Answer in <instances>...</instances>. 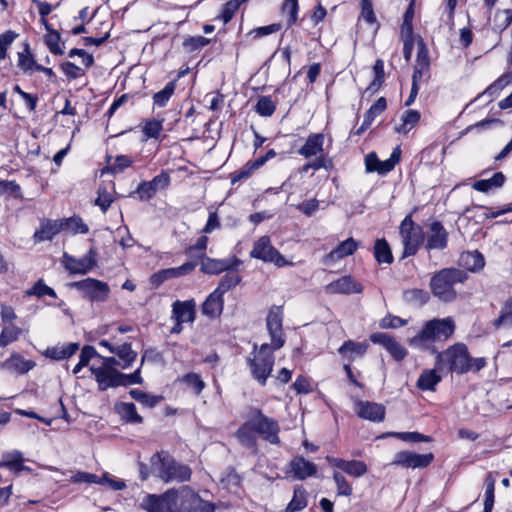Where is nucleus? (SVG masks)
<instances>
[{"label": "nucleus", "mask_w": 512, "mask_h": 512, "mask_svg": "<svg viewBox=\"0 0 512 512\" xmlns=\"http://www.w3.org/2000/svg\"><path fill=\"white\" fill-rule=\"evenodd\" d=\"M400 235L404 249L402 257L415 255L423 243L424 235L422 228L413 222L411 216H406L402 221Z\"/></svg>", "instance_id": "nucleus-9"}, {"label": "nucleus", "mask_w": 512, "mask_h": 512, "mask_svg": "<svg viewBox=\"0 0 512 512\" xmlns=\"http://www.w3.org/2000/svg\"><path fill=\"white\" fill-rule=\"evenodd\" d=\"M63 230L60 220H45L41 226L34 233V241L39 243L43 241L52 240L54 236Z\"/></svg>", "instance_id": "nucleus-30"}, {"label": "nucleus", "mask_w": 512, "mask_h": 512, "mask_svg": "<svg viewBox=\"0 0 512 512\" xmlns=\"http://www.w3.org/2000/svg\"><path fill=\"white\" fill-rule=\"evenodd\" d=\"M201 271L206 274H219L238 266L240 261L236 258L230 259H213L201 256Z\"/></svg>", "instance_id": "nucleus-22"}, {"label": "nucleus", "mask_w": 512, "mask_h": 512, "mask_svg": "<svg viewBox=\"0 0 512 512\" xmlns=\"http://www.w3.org/2000/svg\"><path fill=\"white\" fill-rule=\"evenodd\" d=\"M400 156L401 149L399 147L394 148L390 157L384 161L379 160L375 153H369L365 158L366 170L368 172L386 174L394 169L400 160Z\"/></svg>", "instance_id": "nucleus-14"}, {"label": "nucleus", "mask_w": 512, "mask_h": 512, "mask_svg": "<svg viewBox=\"0 0 512 512\" xmlns=\"http://www.w3.org/2000/svg\"><path fill=\"white\" fill-rule=\"evenodd\" d=\"M181 381L190 387L197 395H199L205 388V383L201 379L200 375L193 372L184 375Z\"/></svg>", "instance_id": "nucleus-55"}, {"label": "nucleus", "mask_w": 512, "mask_h": 512, "mask_svg": "<svg viewBox=\"0 0 512 512\" xmlns=\"http://www.w3.org/2000/svg\"><path fill=\"white\" fill-rule=\"evenodd\" d=\"M129 394L134 400L149 408L154 407L162 400L161 396L150 395L139 389H132Z\"/></svg>", "instance_id": "nucleus-49"}, {"label": "nucleus", "mask_w": 512, "mask_h": 512, "mask_svg": "<svg viewBox=\"0 0 512 512\" xmlns=\"http://www.w3.org/2000/svg\"><path fill=\"white\" fill-rule=\"evenodd\" d=\"M241 6V0H230L223 5L220 17L224 23H228Z\"/></svg>", "instance_id": "nucleus-63"}, {"label": "nucleus", "mask_w": 512, "mask_h": 512, "mask_svg": "<svg viewBox=\"0 0 512 512\" xmlns=\"http://www.w3.org/2000/svg\"><path fill=\"white\" fill-rule=\"evenodd\" d=\"M290 472L298 480H304L317 473V466L303 457H295L290 462Z\"/></svg>", "instance_id": "nucleus-27"}, {"label": "nucleus", "mask_w": 512, "mask_h": 512, "mask_svg": "<svg viewBox=\"0 0 512 512\" xmlns=\"http://www.w3.org/2000/svg\"><path fill=\"white\" fill-rule=\"evenodd\" d=\"M333 479L337 486L338 495L350 496L352 494V487L341 473L334 472Z\"/></svg>", "instance_id": "nucleus-64"}, {"label": "nucleus", "mask_w": 512, "mask_h": 512, "mask_svg": "<svg viewBox=\"0 0 512 512\" xmlns=\"http://www.w3.org/2000/svg\"><path fill=\"white\" fill-rule=\"evenodd\" d=\"M6 467L15 473H19L24 470H29L28 467L23 465L22 453L19 451H12L3 455V460L0 462V468Z\"/></svg>", "instance_id": "nucleus-35"}, {"label": "nucleus", "mask_w": 512, "mask_h": 512, "mask_svg": "<svg viewBox=\"0 0 512 512\" xmlns=\"http://www.w3.org/2000/svg\"><path fill=\"white\" fill-rule=\"evenodd\" d=\"M505 175L502 172L495 173L489 179L478 180L473 184V188L479 192L486 193L491 189L500 188L505 182Z\"/></svg>", "instance_id": "nucleus-37"}, {"label": "nucleus", "mask_w": 512, "mask_h": 512, "mask_svg": "<svg viewBox=\"0 0 512 512\" xmlns=\"http://www.w3.org/2000/svg\"><path fill=\"white\" fill-rule=\"evenodd\" d=\"M78 348L79 345L77 343H68L62 346L48 348L45 355L54 360H63L75 354Z\"/></svg>", "instance_id": "nucleus-38"}, {"label": "nucleus", "mask_w": 512, "mask_h": 512, "mask_svg": "<svg viewBox=\"0 0 512 512\" xmlns=\"http://www.w3.org/2000/svg\"><path fill=\"white\" fill-rule=\"evenodd\" d=\"M172 318L180 323L193 322L195 318L194 300L176 301L173 303Z\"/></svg>", "instance_id": "nucleus-29"}, {"label": "nucleus", "mask_w": 512, "mask_h": 512, "mask_svg": "<svg viewBox=\"0 0 512 512\" xmlns=\"http://www.w3.org/2000/svg\"><path fill=\"white\" fill-rule=\"evenodd\" d=\"M455 330V322L451 317L427 321L422 329L410 339L411 346L436 352L434 343L448 340Z\"/></svg>", "instance_id": "nucleus-3"}, {"label": "nucleus", "mask_w": 512, "mask_h": 512, "mask_svg": "<svg viewBox=\"0 0 512 512\" xmlns=\"http://www.w3.org/2000/svg\"><path fill=\"white\" fill-rule=\"evenodd\" d=\"M433 459L434 455L432 453L417 454L408 451H400L395 454L391 464L404 468H424L427 467Z\"/></svg>", "instance_id": "nucleus-15"}, {"label": "nucleus", "mask_w": 512, "mask_h": 512, "mask_svg": "<svg viewBox=\"0 0 512 512\" xmlns=\"http://www.w3.org/2000/svg\"><path fill=\"white\" fill-rule=\"evenodd\" d=\"M46 29L48 30V34L45 36V43L52 54L62 55L64 53L61 45H60V34L57 31L51 30L46 24Z\"/></svg>", "instance_id": "nucleus-51"}, {"label": "nucleus", "mask_w": 512, "mask_h": 512, "mask_svg": "<svg viewBox=\"0 0 512 512\" xmlns=\"http://www.w3.org/2000/svg\"><path fill=\"white\" fill-rule=\"evenodd\" d=\"M170 183V177L167 173H161L155 176L151 181L141 182L136 190L141 200L151 199L158 190L165 189Z\"/></svg>", "instance_id": "nucleus-16"}, {"label": "nucleus", "mask_w": 512, "mask_h": 512, "mask_svg": "<svg viewBox=\"0 0 512 512\" xmlns=\"http://www.w3.org/2000/svg\"><path fill=\"white\" fill-rule=\"evenodd\" d=\"M223 296L213 291L202 305V313L209 318H216L221 315L223 310Z\"/></svg>", "instance_id": "nucleus-31"}, {"label": "nucleus", "mask_w": 512, "mask_h": 512, "mask_svg": "<svg viewBox=\"0 0 512 512\" xmlns=\"http://www.w3.org/2000/svg\"><path fill=\"white\" fill-rule=\"evenodd\" d=\"M460 265L468 271H478L484 267L485 261L478 251L463 252L459 259Z\"/></svg>", "instance_id": "nucleus-34"}, {"label": "nucleus", "mask_w": 512, "mask_h": 512, "mask_svg": "<svg viewBox=\"0 0 512 512\" xmlns=\"http://www.w3.org/2000/svg\"><path fill=\"white\" fill-rule=\"evenodd\" d=\"M436 366L439 369L447 367L450 371L458 374L476 373L486 366V359L484 357L472 358L467 346L457 343L437 354Z\"/></svg>", "instance_id": "nucleus-2"}, {"label": "nucleus", "mask_w": 512, "mask_h": 512, "mask_svg": "<svg viewBox=\"0 0 512 512\" xmlns=\"http://www.w3.org/2000/svg\"><path fill=\"white\" fill-rule=\"evenodd\" d=\"M26 295L28 296H37V297H43L45 295H48L50 297L56 298V292L47 286L42 279L38 280L32 288L26 291Z\"/></svg>", "instance_id": "nucleus-57"}, {"label": "nucleus", "mask_w": 512, "mask_h": 512, "mask_svg": "<svg viewBox=\"0 0 512 512\" xmlns=\"http://www.w3.org/2000/svg\"><path fill=\"white\" fill-rule=\"evenodd\" d=\"M324 135L322 133H313L308 136L304 145L298 150V154L311 158L323 154Z\"/></svg>", "instance_id": "nucleus-28"}, {"label": "nucleus", "mask_w": 512, "mask_h": 512, "mask_svg": "<svg viewBox=\"0 0 512 512\" xmlns=\"http://www.w3.org/2000/svg\"><path fill=\"white\" fill-rule=\"evenodd\" d=\"M115 186L113 182L108 185H100L97 189V197L94 204L98 206L103 213H106L114 202Z\"/></svg>", "instance_id": "nucleus-32"}, {"label": "nucleus", "mask_w": 512, "mask_h": 512, "mask_svg": "<svg viewBox=\"0 0 512 512\" xmlns=\"http://www.w3.org/2000/svg\"><path fill=\"white\" fill-rule=\"evenodd\" d=\"M387 107V102L384 97H380L365 113L363 122L361 126L356 131L357 135L362 134L364 131H366L374 119L380 115Z\"/></svg>", "instance_id": "nucleus-33"}, {"label": "nucleus", "mask_w": 512, "mask_h": 512, "mask_svg": "<svg viewBox=\"0 0 512 512\" xmlns=\"http://www.w3.org/2000/svg\"><path fill=\"white\" fill-rule=\"evenodd\" d=\"M448 233L443 225L438 222H432L427 232L425 247L427 250H442L446 248Z\"/></svg>", "instance_id": "nucleus-17"}, {"label": "nucleus", "mask_w": 512, "mask_h": 512, "mask_svg": "<svg viewBox=\"0 0 512 512\" xmlns=\"http://www.w3.org/2000/svg\"><path fill=\"white\" fill-rule=\"evenodd\" d=\"M112 353L118 356L122 369L130 367L137 357V353L132 350L131 344L128 343L117 346L115 350H112Z\"/></svg>", "instance_id": "nucleus-40"}, {"label": "nucleus", "mask_w": 512, "mask_h": 512, "mask_svg": "<svg viewBox=\"0 0 512 512\" xmlns=\"http://www.w3.org/2000/svg\"><path fill=\"white\" fill-rule=\"evenodd\" d=\"M387 435L412 443L430 441V437L418 432H392L388 433Z\"/></svg>", "instance_id": "nucleus-59"}, {"label": "nucleus", "mask_w": 512, "mask_h": 512, "mask_svg": "<svg viewBox=\"0 0 512 512\" xmlns=\"http://www.w3.org/2000/svg\"><path fill=\"white\" fill-rule=\"evenodd\" d=\"M209 43H210V39H208L204 36L198 35V36H193V37L187 38L183 42V46L185 49L192 52V51L202 49L203 47L207 46Z\"/></svg>", "instance_id": "nucleus-62"}, {"label": "nucleus", "mask_w": 512, "mask_h": 512, "mask_svg": "<svg viewBox=\"0 0 512 512\" xmlns=\"http://www.w3.org/2000/svg\"><path fill=\"white\" fill-rule=\"evenodd\" d=\"M116 412L128 423H142L143 418L137 413L133 403L121 402L115 405Z\"/></svg>", "instance_id": "nucleus-39"}, {"label": "nucleus", "mask_w": 512, "mask_h": 512, "mask_svg": "<svg viewBox=\"0 0 512 512\" xmlns=\"http://www.w3.org/2000/svg\"><path fill=\"white\" fill-rule=\"evenodd\" d=\"M358 245V242L353 238L344 240L324 257V264H332L343 259L344 257L352 255L357 250Z\"/></svg>", "instance_id": "nucleus-26"}, {"label": "nucleus", "mask_w": 512, "mask_h": 512, "mask_svg": "<svg viewBox=\"0 0 512 512\" xmlns=\"http://www.w3.org/2000/svg\"><path fill=\"white\" fill-rule=\"evenodd\" d=\"M362 289L361 284L351 276H343L325 287V291L329 294L360 293Z\"/></svg>", "instance_id": "nucleus-23"}, {"label": "nucleus", "mask_w": 512, "mask_h": 512, "mask_svg": "<svg viewBox=\"0 0 512 512\" xmlns=\"http://www.w3.org/2000/svg\"><path fill=\"white\" fill-rule=\"evenodd\" d=\"M241 281V277L237 272H228L220 280L217 288L214 290L223 296L231 288L238 285Z\"/></svg>", "instance_id": "nucleus-47"}, {"label": "nucleus", "mask_w": 512, "mask_h": 512, "mask_svg": "<svg viewBox=\"0 0 512 512\" xmlns=\"http://www.w3.org/2000/svg\"><path fill=\"white\" fill-rule=\"evenodd\" d=\"M195 267L196 264L194 262L189 261L176 268L160 270L159 272L151 276V282L155 285H160L168 279L177 278L190 273L195 269Z\"/></svg>", "instance_id": "nucleus-25"}, {"label": "nucleus", "mask_w": 512, "mask_h": 512, "mask_svg": "<svg viewBox=\"0 0 512 512\" xmlns=\"http://www.w3.org/2000/svg\"><path fill=\"white\" fill-rule=\"evenodd\" d=\"M370 340L374 344L382 345L396 361H401L407 355L406 349L386 333H373Z\"/></svg>", "instance_id": "nucleus-18"}, {"label": "nucleus", "mask_w": 512, "mask_h": 512, "mask_svg": "<svg viewBox=\"0 0 512 512\" xmlns=\"http://www.w3.org/2000/svg\"><path fill=\"white\" fill-rule=\"evenodd\" d=\"M33 360L25 359L18 353H12L0 364V369L13 374H25L35 367Z\"/></svg>", "instance_id": "nucleus-21"}, {"label": "nucleus", "mask_w": 512, "mask_h": 512, "mask_svg": "<svg viewBox=\"0 0 512 512\" xmlns=\"http://www.w3.org/2000/svg\"><path fill=\"white\" fill-rule=\"evenodd\" d=\"M502 325L512 326V297L505 301L499 317L494 321L496 329L500 328Z\"/></svg>", "instance_id": "nucleus-50"}, {"label": "nucleus", "mask_w": 512, "mask_h": 512, "mask_svg": "<svg viewBox=\"0 0 512 512\" xmlns=\"http://www.w3.org/2000/svg\"><path fill=\"white\" fill-rule=\"evenodd\" d=\"M307 506V493L306 490L298 486L294 489L292 500L286 507V512H298Z\"/></svg>", "instance_id": "nucleus-44"}, {"label": "nucleus", "mask_w": 512, "mask_h": 512, "mask_svg": "<svg viewBox=\"0 0 512 512\" xmlns=\"http://www.w3.org/2000/svg\"><path fill=\"white\" fill-rule=\"evenodd\" d=\"M248 416L258 435L271 444L278 445L280 443V427L276 420L264 415L257 408L250 409Z\"/></svg>", "instance_id": "nucleus-8"}, {"label": "nucleus", "mask_w": 512, "mask_h": 512, "mask_svg": "<svg viewBox=\"0 0 512 512\" xmlns=\"http://www.w3.org/2000/svg\"><path fill=\"white\" fill-rule=\"evenodd\" d=\"M73 285L83 293L84 297L92 302H104L110 293L107 283L93 278H86L75 282Z\"/></svg>", "instance_id": "nucleus-11"}, {"label": "nucleus", "mask_w": 512, "mask_h": 512, "mask_svg": "<svg viewBox=\"0 0 512 512\" xmlns=\"http://www.w3.org/2000/svg\"><path fill=\"white\" fill-rule=\"evenodd\" d=\"M273 350L272 345L262 344L258 350L255 348L251 354L252 356L248 358V365L253 377L262 386L266 384V381L273 369Z\"/></svg>", "instance_id": "nucleus-7"}, {"label": "nucleus", "mask_w": 512, "mask_h": 512, "mask_svg": "<svg viewBox=\"0 0 512 512\" xmlns=\"http://www.w3.org/2000/svg\"><path fill=\"white\" fill-rule=\"evenodd\" d=\"M34 64L35 60L30 53L28 44H26L25 51L18 53V66L26 73L32 71Z\"/></svg>", "instance_id": "nucleus-61"}, {"label": "nucleus", "mask_w": 512, "mask_h": 512, "mask_svg": "<svg viewBox=\"0 0 512 512\" xmlns=\"http://www.w3.org/2000/svg\"><path fill=\"white\" fill-rule=\"evenodd\" d=\"M235 437L243 447L257 451V433L248 415L247 420L235 432Z\"/></svg>", "instance_id": "nucleus-24"}, {"label": "nucleus", "mask_w": 512, "mask_h": 512, "mask_svg": "<svg viewBox=\"0 0 512 512\" xmlns=\"http://www.w3.org/2000/svg\"><path fill=\"white\" fill-rule=\"evenodd\" d=\"M467 275L464 271L454 268H444L433 275L430 288L435 297L443 302H451L456 298L454 285L462 283Z\"/></svg>", "instance_id": "nucleus-4"}, {"label": "nucleus", "mask_w": 512, "mask_h": 512, "mask_svg": "<svg viewBox=\"0 0 512 512\" xmlns=\"http://www.w3.org/2000/svg\"><path fill=\"white\" fill-rule=\"evenodd\" d=\"M326 460L331 466L336 467L345 472L346 474L355 478L361 477L367 472V465L363 461H347L341 458H335L330 456H327Z\"/></svg>", "instance_id": "nucleus-20"}, {"label": "nucleus", "mask_w": 512, "mask_h": 512, "mask_svg": "<svg viewBox=\"0 0 512 512\" xmlns=\"http://www.w3.org/2000/svg\"><path fill=\"white\" fill-rule=\"evenodd\" d=\"M374 256L377 262L390 264L393 261V256L391 253V249L387 241L382 239H377L374 245Z\"/></svg>", "instance_id": "nucleus-43"}, {"label": "nucleus", "mask_w": 512, "mask_h": 512, "mask_svg": "<svg viewBox=\"0 0 512 512\" xmlns=\"http://www.w3.org/2000/svg\"><path fill=\"white\" fill-rule=\"evenodd\" d=\"M90 371L95 377L98 387L101 391L108 388L129 386L133 384H142L140 368L131 374H124L116 369L90 367Z\"/></svg>", "instance_id": "nucleus-5"}, {"label": "nucleus", "mask_w": 512, "mask_h": 512, "mask_svg": "<svg viewBox=\"0 0 512 512\" xmlns=\"http://www.w3.org/2000/svg\"><path fill=\"white\" fill-rule=\"evenodd\" d=\"M250 255L264 262L274 263L277 267L293 265L291 261L286 260L280 252L273 247L268 236H262L254 243Z\"/></svg>", "instance_id": "nucleus-10"}, {"label": "nucleus", "mask_w": 512, "mask_h": 512, "mask_svg": "<svg viewBox=\"0 0 512 512\" xmlns=\"http://www.w3.org/2000/svg\"><path fill=\"white\" fill-rule=\"evenodd\" d=\"M99 356L96 349L90 345H86L82 348L81 353L79 355V362L78 364L73 368V374H78L81 369L88 365L89 361Z\"/></svg>", "instance_id": "nucleus-53"}, {"label": "nucleus", "mask_w": 512, "mask_h": 512, "mask_svg": "<svg viewBox=\"0 0 512 512\" xmlns=\"http://www.w3.org/2000/svg\"><path fill=\"white\" fill-rule=\"evenodd\" d=\"M405 300L414 304L424 305L429 300L428 292L421 289H411L404 293Z\"/></svg>", "instance_id": "nucleus-58"}, {"label": "nucleus", "mask_w": 512, "mask_h": 512, "mask_svg": "<svg viewBox=\"0 0 512 512\" xmlns=\"http://www.w3.org/2000/svg\"><path fill=\"white\" fill-rule=\"evenodd\" d=\"M368 344L366 342H354L351 340L345 341L338 349L340 354L348 357L349 360H354L356 357H361L367 351Z\"/></svg>", "instance_id": "nucleus-36"}, {"label": "nucleus", "mask_w": 512, "mask_h": 512, "mask_svg": "<svg viewBox=\"0 0 512 512\" xmlns=\"http://www.w3.org/2000/svg\"><path fill=\"white\" fill-rule=\"evenodd\" d=\"M198 497L188 487L169 489L161 495L147 494L140 503L146 512H194L192 503Z\"/></svg>", "instance_id": "nucleus-1"}, {"label": "nucleus", "mask_w": 512, "mask_h": 512, "mask_svg": "<svg viewBox=\"0 0 512 512\" xmlns=\"http://www.w3.org/2000/svg\"><path fill=\"white\" fill-rule=\"evenodd\" d=\"M420 113L417 110H406L401 116L402 124L396 127L398 133L407 134L419 121Z\"/></svg>", "instance_id": "nucleus-45"}, {"label": "nucleus", "mask_w": 512, "mask_h": 512, "mask_svg": "<svg viewBox=\"0 0 512 512\" xmlns=\"http://www.w3.org/2000/svg\"><path fill=\"white\" fill-rule=\"evenodd\" d=\"M60 221L61 225L63 226L62 231H66L72 234H87L89 231L88 226L78 216L60 219Z\"/></svg>", "instance_id": "nucleus-41"}, {"label": "nucleus", "mask_w": 512, "mask_h": 512, "mask_svg": "<svg viewBox=\"0 0 512 512\" xmlns=\"http://www.w3.org/2000/svg\"><path fill=\"white\" fill-rule=\"evenodd\" d=\"M175 87V82L171 81L167 83L161 91L155 93L153 96L154 105L158 107L166 106L171 96L174 94Z\"/></svg>", "instance_id": "nucleus-52"}, {"label": "nucleus", "mask_w": 512, "mask_h": 512, "mask_svg": "<svg viewBox=\"0 0 512 512\" xmlns=\"http://www.w3.org/2000/svg\"><path fill=\"white\" fill-rule=\"evenodd\" d=\"M512 23V9L496 11L493 19V30L496 32L504 31Z\"/></svg>", "instance_id": "nucleus-48"}, {"label": "nucleus", "mask_w": 512, "mask_h": 512, "mask_svg": "<svg viewBox=\"0 0 512 512\" xmlns=\"http://www.w3.org/2000/svg\"><path fill=\"white\" fill-rule=\"evenodd\" d=\"M495 478L492 473H488L484 480L485 486V501L483 512H491L494 505V489H495Z\"/></svg>", "instance_id": "nucleus-46"}, {"label": "nucleus", "mask_w": 512, "mask_h": 512, "mask_svg": "<svg viewBox=\"0 0 512 512\" xmlns=\"http://www.w3.org/2000/svg\"><path fill=\"white\" fill-rule=\"evenodd\" d=\"M356 414L363 419L381 422L385 417V407L382 404L358 400L355 403Z\"/></svg>", "instance_id": "nucleus-19"}, {"label": "nucleus", "mask_w": 512, "mask_h": 512, "mask_svg": "<svg viewBox=\"0 0 512 512\" xmlns=\"http://www.w3.org/2000/svg\"><path fill=\"white\" fill-rule=\"evenodd\" d=\"M283 311L280 306H272L266 318V325L271 337L273 349H279L284 345L283 329Z\"/></svg>", "instance_id": "nucleus-12"}, {"label": "nucleus", "mask_w": 512, "mask_h": 512, "mask_svg": "<svg viewBox=\"0 0 512 512\" xmlns=\"http://www.w3.org/2000/svg\"><path fill=\"white\" fill-rule=\"evenodd\" d=\"M152 466L157 476L165 483L185 482L191 478V469L187 465L177 463L168 455H155L152 458Z\"/></svg>", "instance_id": "nucleus-6"}, {"label": "nucleus", "mask_w": 512, "mask_h": 512, "mask_svg": "<svg viewBox=\"0 0 512 512\" xmlns=\"http://www.w3.org/2000/svg\"><path fill=\"white\" fill-rule=\"evenodd\" d=\"M276 106L272 99L268 96H262L256 103V112L264 117H269L275 112Z\"/></svg>", "instance_id": "nucleus-54"}, {"label": "nucleus", "mask_w": 512, "mask_h": 512, "mask_svg": "<svg viewBox=\"0 0 512 512\" xmlns=\"http://www.w3.org/2000/svg\"><path fill=\"white\" fill-rule=\"evenodd\" d=\"M97 252L94 248H91L85 256L82 258H75L67 253L63 255V263L65 268L73 274H86L94 266H96Z\"/></svg>", "instance_id": "nucleus-13"}, {"label": "nucleus", "mask_w": 512, "mask_h": 512, "mask_svg": "<svg viewBox=\"0 0 512 512\" xmlns=\"http://www.w3.org/2000/svg\"><path fill=\"white\" fill-rule=\"evenodd\" d=\"M283 13L287 16V26L291 27L297 21L298 2L297 0H285L282 6Z\"/></svg>", "instance_id": "nucleus-56"}, {"label": "nucleus", "mask_w": 512, "mask_h": 512, "mask_svg": "<svg viewBox=\"0 0 512 512\" xmlns=\"http://www.w3.org/2000/svg\"><path fill=\"white\" fill-rule=\"evenodd\" d=\"M20 335V329L15 326L4 327L0 333V347H5L16 341Z\"/></svg>", "instance_id": "nucleus-60"}, {"label": "nucleus", "mask_w": 512, "mask_h": 512, "mask_svg": "<svg viewBox=\"0 0 512 512\" xmlns=\"http://www.w3.org/2000/svg\"><path fill=\"white\" fill-rule=\"evenodd\" d=\"M441 381V376L435 370H424L418 378L417 387L421 390H434Z\"/></svg>", "instance_id": "nucleus-42"}]
</instances>
